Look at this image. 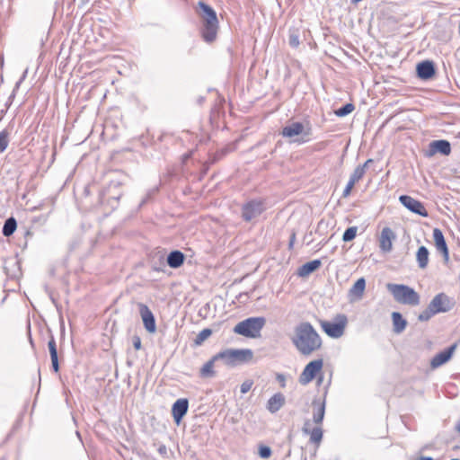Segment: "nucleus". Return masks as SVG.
<instances>
[{
    "instance_id": "obj_6",
    "label": "nucleus",
    "mask_w": 460,
    "mask_h": 460,
    "mask_svg": "<svg viewBox=\"0 0 460 460\" xmlns=\"http://www.w3.org/2000/svg\"><path fill=\"white\" fill-rule=\"evenodd\" d=\"M266 318L263 316L249 317L239 322L234 327V332L247 338H258L266 324Z\"/></svg>"
},
{
    "instance_id": "obj_22",
    "label": "nucleus",
    "mask_w": 460,
    "mask_h": 460,
    "mask_svg": "<svg viewBox=\"0 0 460 460\" xmlns=\"http://www.w3.org/2000/svg\"><path fill=\"white\" fill-rule=\"evenodd\" d=\"M322 266V261L320 260H313L305 264L297 270V275L299 277L305 278L308 277L310 274L317 270Z\"/></svg>"
},
{
    "instance_id": "obj_14",
    "label": "nucleus",
    "mask_w": 460,
    "mask_h": 460,
    "mask_svg": "<svg viewBox=\"0 0 460 460\" xmlns=\"http://www.w3.org/2000/svg\"><path fill=\"white\" fill-rule=\"evenodd\" d=\"M438 153L443 155H449L451 153V145L449 141L445 139L431 141L429 145V150L426 153V156L429 157Z\"/></svg>"
},
{
    "instance_id": "obj_53",
    "label": "nucleus",
    "mask_w": 460,
    "mask_h": 460,
    "mask_svg": "<svg viewBox=\"0 0 460 460\" xmlns=\"http://www.w3.org/2000/svg\"><path fill=\"white\" fill-rule=\"evenodd\" d=\"M451 460H460V459H458V458H453V459H451Z\"/></svg>"
},
{
    "instance_id": "obj_32",
    "label": "nucleus",
    "mask_w": 460,
    "mask_h": 460,
    "mask_svg": "<svg viewBox=\"0 0 460 460\" xmlns=\"http://www.w3.org/2000/svg\"><path fill=\"white\" fill-rule=\"evenodd\" d=\"M213 333V331L209 328H205L198 333L196 338L193 340V346H201L206 340H208Z\"/></svg>"
},
{
    "instance_id": "obj_10",
    "label": "nucleus",
    "mask_w": 460,
    "mask_h": 460,
    "mask_svg": "<svg viewBox=\"0 0 460 460\" xmlns=\"http://www.w3.org/2000/svg\"><path fill=\"white\" fill-rule=\"evenodd\" d=\"M348 318L343 314H339L335 316L334 322H328L322 320L320 324L323 332L331 338H340L343 335Z\"/></svg>"
},
{
    "instance_id": "obj_48",
    "label": "nucleus",
    "mask_w": 460,
    "mask_h": 460,
    "mask_svg": "<svg viewBox=\"0 0 460 460\" xmlns=\"http://www.w3.org/2000/svg\"><path fill=\"white\" fill-rule=\"evenodd\" d=\"M296 241V233L293 231L289 237L288 248L292 249Z\"/></svg>"
},
{
    "instance_id": "obj_36",
    "label": "nucleus",
    "mask_w": 460,
    "mask_h": 460,
    "mask_svg": "<svg viewBox=\"0 0 460 460\" xmlns=\"http://www.w3.org/2000/svg\"><path fill=\"white\" fill-rule=\"evenodd\" d=\"M9 144V132L4 129L0 132V153L6 150Z\"/></svg>"
},
{
    "instance_id": "obj_1",
    "label": "nucleus",
    "mask_w": 460,
    "mask_h": 460,
    "mask_svg": "<svg viewBox=\"0 0 460 460\" xmlns=\"http://www.w3.org/2000/svg\"><path fill=\"white\" fill-rule=\"evenodd\" d=\"M291 341L297 351L306 357L319 350L323 345L321 336L309 322H302L295 327Z\"/></svg>"
},
{
    "instance_id": "obj_28",
    "label": "nucleus",
    "mask_w": 460,
    "mask_h": 460,
    "mask_svg": "<svg viewBox=\"0 0 460 460\" xmlns=\"http://www.w3.org/2000/svg\"><path fill=\"white\" fill-rule=\"evenodd\" d=\"M429 252L427 247H419L416 252V260L420 269H426L429 263Z\"/></svg>"
},
{
    "instance_id": "obj_26",
    "label": "nucleus",
    "mask_w": 460,
    "mask_h": 460,
    "mask_svg": "<svg viewBox=\"0 0 460 460\" xmlns=\"http://www.w3.org/2000/svg\"><path fill=\"white\" fill-rule=\"evenodd\" d=\"M392 321H393V331L394 333H402L406 326L407 321L402 317V314L399 312L392 313Z\"/></svg>"
},
{
    "instance_id": "obj_7",
    "label": "nucleus",
    "mask_w": 460,
    "mask_h": 460,
    "mask_svg": "<svg viewBox=\"0 0 460 460\" xmlns=\"http://www.w3.org/2000/svg\"><path fill=\"white\" fill-rule=\"evenodd\" d=\"M217 358L227 366L249 363L253 358V351L251 349H226L217 353Z\"/></svg>"
},
{
    "instance_id": "obj_5",
    "label": "nucleus",
    "mask_w": 460,
    "mask_h": 460,
    "mask_svg": "<svg viewBox=\"0 0 460 460\" xmlns=\"http://www.w3.org/2000/svg\"><path fill=\"white\" fill-rule=\"evenodd\" d=\"M386 288L399 304L416 306L420 302V295L407 285L388 283Z\"/></svg>"
},
{
    "instance_id": "obj_39",
    "label": "nucleus",
    "mask_w": 460,
    "mask_h": 460,
    "mask_svg": "<svg viewBox=\"0 0 460 460\" xmlns=\"http://www.w3.org/2000/svg\"><path fill=\"white\" fill-rule=\"evenodd\" d=\"M258 454H259L260 457H261L263 459H267L271 456L272 451L269 446L260 445Z\"/></svg>"
},
{
    "instance_id": "obj_42",
    "label": "nucleus",
    "mask_w": 460,
    "mask_h": 460,
    "mask_svg": "<svg viewBox=\"0 0 460 460\" xmlns=\"http://www.w3.org/2000/svg\"><path fill=\"white\" fill-rule=\"evenodd\" d=\"M157 191L156 189H153V190H150L145 196V198H143V199L141 200L140 204H139V207H143L145 204H146L149 199L153 197V195Z\"/></svg>"
},
{
    "instance_id": "obj_50",
    "label": "nucleus",
    "mask_w": 460,
    "mask_h": 460,
    "mask_svg": "<svg viewBox=\"0 0 460 460\" xmlns=\"http://www.w3.org/2000/svg\"><path fill=\"white\" fill-rule=\"evenodd\" d=\"M415 460H434V458L431 457V456H420V457H418Z\"/></svg>"
},
{
    "instance_id": "obj_23",
    "label": "nucleus",
    "mask_w": 460,
    "mask_h": 460,
    "mask_svg": "<svg viewBox=\"0 0 460 460\" xmlns=\"http://www.w3.org/2000/svg\"><path fill=\"white\" fill-rule=\"evenodd\" d=\"M185 261V255L179 250L172 251L166 258V263L172 269L180 268Z\"/></svg>"
},
{
    "instance_id": "obj_18",
    "label": "nucleus",
    "mask_w": 460,
    "mask_h": 460,
    "mask_svg": "<svg viewBox=\"0 0 460 460\" xmlns=\"http://www.w3.org/2000/svg\"><path fill=\"white\" fill-rule=\"evenodd\" d=\"M189 409V401L186 398L178 399L172 407V415L174 421L179 424L186 415Z\"/></svg>"
},
{
    "instance_id": "obj_20",
    "label": "nucleus",
    "mask_w": 460,
    "mask_h": 460,
    "mask_svg": "<svg viewBox=\"0 0 460 460\" xmlns=\"http://www.w3.org/2000/svg\"><path fill=\"white\" fill-rule=\"evenodd\" d=\"M313 411V421L316 425H322L324 414H325V399L321 401L320 399H314L312 402Z\"/></svg>"
},
{
    "instance_id": "obj_21",
    "label": "nucleus",
    "mask_w": 460,
    "mask_h": 460,
    "mask_svg": "<svg viewBox=\"0 0 460 460\" xmlns=\"http://www.w3.org/2000/svg\"><path fill=\"white\" fill-rule=\"evenodd\" d=\"M285 402L286 399L284 394L281 393H276L268 400L266 409L270 413H276L284 406Z\"/></svg>"
},
{
    "instance_id": "obj_27",
    "label": "nucleus",
    "mask_w": 460,
    "mask_h": 460,
    "mask_svg": "<svg viewBox=\"0 0 460 460\" xmlns=\"http://www.w3.org/2000/svg\"><path fill=\"white\" fill-rule=\"evenodd\" d=\"M233 150L234 148L231 147L230 145L217 150V152L209 155L208 161L205 163V165L207 166V168H208V166L217 163Z\"/></svg>"
},
{
    "instance_id": "obj_51",
    "label": "nucleus",
    "mask_w": 460,
    "mask_h": 460,
    "mask_svg": "<svg viewBox=\"0 0 460 460\" xmlns=\"http://www.w3.org/2000/svg\"><path fill=\"white\" fill-rule=\"evenodd\" d=\"M322 381H323V376H320L318 377V381H317V383H318V384H320Z\"/></svg>"
},
{
    "instance_id": "obj_4",
    "label": "nucleus",
    "mask_w": 460,
    "mask_h": 460,
    "mask_svg": "<svg viewBox=\"0 0 460 460\" xmlns=\"http://www.w3.org/2000/svg\"><path fill=\"white\" fill-rule=\"evenodd\" d=\"M454 305L455 302L451 297L443 292L439 293L433 297L428 307L419 314L418 320L420 322L429 321L437 314L450 311Z\"/></svg>"
},
{
    "instance_id": "obj_9",
    "label": "nucleus",
    "mask_w": 460,
    "mask_h": 460,
    "mask_svg": "<svg viewBox=\"0 0 460 460\" xmlns=\"http://www.w3.org/2000/svg\"><path fill=\"white\" fill-rule=\"evenodd\" d=\"M266 209L265 199H252L243 204L241 217L244 222H251L259 217Z\"/></svg>"
},
{
    "instance_id": "obj_19",
    "label": "nucleus",
    "mask_w": 460,
    "mask_h": 460,
    "mask_svg": "<svg viewBox=\"0 0 460 460\" xmlns=\"http://www.w3.org/2000/svg\"><path fill=\"white\" fill-rule=\"evenodd\" d=\"M395 239V234L390 227H384L379 239V247L384 252H389L393 249L392 241Z\"/></svg>"
},
{
    "instance_id": "obj_15",
    "label": "nucleus",
    "mask_w": 460,
    "mask_h": 460,
    "mask_svg": "<svg viewBox=\"0 0 460 460\" xmlns=\"http://www.w3.org/2000/svg\"><path fill=\"white\" fill-rule=\"evenodd\" d=\"M417 76L421 80H429L434 77L436 74V66L433 61L424 60L416 66Z\"/></svg>"
},
{
    "instance_id": "obj_29",
    "label": "nucleus",
    "mask_w": 460,
    "mask_h": 460,
    "mask_svg": "<svg viewBox=\"0 0 460 460\" xmlns=\"http://www.w3.org/2000/svg\"><path fill=\"white\" fill-rule=\"evenodd\" d=\"M433 239L438 252H441L448 248L444 234L439 228L433 229Z\"/></svg>"
},
{
    "instance_id": "obj_45",
    "label": "nucleus",
    "mask_w": 460,
    "mask_h": 460,
    "mask_svg": "<svg viewBox=\"0 0 460 460\" xmlns=\"http://www.w3.org/2000/svg\"><path fill=\"white\" fill-rule=\"evenodd\" d=\"M157 451L158 453L163 456V457H168L167 454H168V449H167V447L164 444H161L159 446V447L157 448Z\"/></svg>"
},
{
    "instance_id": "obj_47",
    "label": "nucleus",
    "mask_w": 460,
    "mask_h": 460,
    "mask_svg": "<svg viewBox=\"0 0 460 460\" xmlns=\"http://www.w3.org/2000/svg\"><path fill=\"white\" fill-rule=\"evenodd\" d=\"M276 379L279 382L281 387L286 386V377L283 374H277Z\"/></svg>"
},
{
    "instance_id": "obj_12",
    "label": "nucleus",
    "mask_w": 460,
    "mask_h": 460,
    "mask_svg": "<svg viewBox=\"0 0 460 460\" xmlns=\"http://www.w3.org/2000/svg\"><path fill=\"white\" fill-rule=\"evenodd\" d=\"M399 200L411 212L421 216L423 217H429V212L425 208L422 202L408 195H401L399 197Z\"/></svg>"
},
{
    "instance_id": "obj_13",
    "label": "nucleus",
    "mask_w": 460,
    "mask_h": 460,
    "mask_svg": "<svg viewBox=\"0 0 460 460\" xmlns=\"http://www.w3.org/2000/svg\"><path fill=\"white\" fill-rule=\"evenodd\" d=\"M139 314L141 316V319L143 321L145 329L149 333H154L156 332V323H155V318L152 311L149 309V307L143 304L138 303L137 304Z\"/></svg>"
},
{
    "instance_id": "obj_17",
    "label": "nucleus",
    "mask_w": 460,
    "mask_h": 460,
    "mask_svg": "<svg viewBox=\"0 0 460 460\" xmlns=\"http://www.w3.org/2000/svg\"><path fill=\"white\" fill-rule=\"evenodd\" d=\"M310 420H306L302 428V431L306 435H310V442L319 447L323 440V429L321 425H316L314 428L310 429Z\"/></svg>"
},
{
    "instance_id": "obj_40",
    "label": "nucleus",
    "mask_w": 460,
    "mask_h": 460,
    "mask_svg": "<svg viewBox=\"0 0 460 460\" xmlns=\"http://www.w3.org/2000/svg\"><path fill=\"white\" fill-rule=\"evenodd\" d=\"M151 268L153 270L155 271H164V268H165V262H164V257H160L159 259V263H155V262H152L151 264Z\"/></svg>"
},
{
    "instance_id": "obj_44",
    "label": "nucleus",
    "mask_w": 460,
    "mask_h": 460,
    "mask_svg": "<svg viewBox=\"0 0 460 460\" xmlns=\"http://www.w3.org/2000/svg\"><path fill=\"white\" fill-rule=\"evenodd\" d=\"M132 343L135 349L139 350L141 349V339L137 335H134L132 338Z\"/></svg>"
},
{
    "instance_id": "obj_49",
    "label": "nucleus",
    "mask_w": 460,
    "mask_h": 460,
    "mask_svg": "<svg viewBox=\"0 0 460 460\" xmlns=\"http://www.w3.org/2000/svg\"><path fill=\"white\" fill-rule=\"evenodd\" d=\"M374 162L373 159H367L363 164L358 165L359 168H363V171L366 172V168Z\"/></svg>"
},
{
    "instance_id": "obj_8",
    "label": "nucleus",
    "mask_w": 460,
    "mask_h": 460,
    "mask_svg": "<svg viewBox=\"0 0 460 460\" xmlns=\"http://www.w3.org/2000/svg\"><path fill=\"white\" fill-rule=\"evenodd\" d=\"M312 133V128L309 123L305 126L304 123L299 121H293L285 126L280 134L284 137L292 138L294 137L301 136L299 138L295 140L298 144H304L309 141V136Z\"/></svg>"
},
{
    "instance_id": "obj_43",
    "label": "nucleus",
    "mask_w": 460,
    "mask_h": 460,
    "mask_svg": "<svg viewBox=\"0 0 460 460\" xmlns=\"http://www.w3.org/2000/svg\"><path fill=\"white\" fill-rule=\"evenodd\" d=\"M354 185V182L349 181L342 193L343 198H347L350 195L351 190L353 189Z\"/></svg>"
},
{
    "instance_id": "obj_3",
    "label": "nucleus",
    "mask_w": 460,
    "mask_h": 460,
    "mask_svg": "<svg viewBox=\"0 0 460 460\" xmlns=\"http://www.w3.org/2000/svg\"><path fill=\"white\" fill-rule=\"evenodd\" d=\"M198 7L200 10L199 15L202 22L200 28L201 38L208 44L213 43L217 40L219 28L217 13L203 1L198 3Z\"/></svg>"
},
{
    "instance_id": "obj_25",
    "label": "nucleus",
    "mask_w": 460,
    "mask_h": 460,
    "mask_svg": "<svg viewBox=\"0 0 460 460\" xmlns=\"http://www.w3.org/2000/svg\"><path fill=\"white\" fill-rule=\"evenodd\" d=\"M220 360L217 358V353L214 355L208 362H206L203 367L199 370V376L202 378H211L216 376V371L214 370V364L216 361Z\"/></svg>"
},
{
    "instance_id": "obj_11",
    "label": "nucleus",
    "mask_w": 460,
    "mask_h": 460,
    "mask_svg": "<svg viewBox=\"0 0 460 460\" xmlns=\"http://www.w3.org/2000/svg\"><path fill=\"white\" fill-rule=\"evenodd\" d=\"M323 367V360L322 358L310 361L300 374L298 381L302 385H306L312 382L317 375L321 372Z\"/></svg>"
},
{
    "instance_id": "obj_38",
    "label": "nucleus",
    "mask_w": 460,
    "mask_h": 460,
    "mask_svg": "<svg viewBox=\"0 0 460 460\" xmlns=\"http://www.w3.org/2000/svg\"><path fill=\"white\" fill-rule=\"evenodd\" d=\"M364 174L365 171H363V168L357 166L353 173L350 175L349 181L356 183L363 178Z\"/></svg>"
},
{
    "instance_id": "obj_52",
    "label": "nucleus",
    "mask_w": 460,
    "mask_h": 460,
    "mask_svg": "<svg viewBox=\"0 0 460 460\" xmlns=\"http://www.w3.org/2000/svg\"><path fill=\"white\" fill-rule=\"evenodd\" d=\"M31 234H31L30 231H26V233H25V235H26V236H28V235H30V236H31Z\"/></svg>"
},
{
    "instance_id": "obj_46",
    "label": "nucleus",
    "mask_w": 460,
    "mask_h": 460,
    "mask_svg": "<svg viewBox=\"0 0 460 460\" xmlns=\"http://www.w3.org/2000/svg\"><path fill=\"white\" fill-rule=\"evenodd\" d=\"M440 252V253L442 254V256H443L444 263H445V264H447V263H448V261H449V250H448V248H447V249H446V250H443V251H441V252Z\"/></svg>"
},
{
    "instance_id": "obj_2",
    "label": "nucleus",
    "mask_w": 460,
    "mask_h": 460,
    "mask_svg": "<svg viewBox=\"0 0 460 460\" xmlns=\"http://www.w3.org/2000/svg\"><path fill=\"white\" fill-rule=\"evenodd\" d=\"M128 181V175L120 171L111 173L109 183L99 193V203L111 210L115 209L123 195V186Z\"/></svg>"
},
{
    "instance_id": "obj_30",
    "label": "nucleus",
    "mask_w": 460,
    "mask_h": 460,
    "mask_svg": "<svg viewBox=\"0 0 460 460\" xmlns=\"http://www.w3.org/2000/svg\"><path fill=\"white\" fill-rule=\"evenodd\" d=\"M366 288V280L364 278L358 279L349 289V296L359 299L362 297Z\"/></svg>"
},
{
    "instance_id": "obj_37",
    "label": "nucleus",
    "mask_w": 460,
    "mask_h": 460,
    "mask_svg": "<svg viewBox=\"0 0 460 460\" xmlns=\"http://www.w3.org/2000/svg\"><path fill=\"white\" fill-rule=\"evenodd\" d=\"M26 74H27V70H25V72L23 73V75L21 77V79L15 84L14 89L13 90V93H11V95L8 98V101H7V103H6L7 108L12 104V102H13L14 97H15L16 91L19 89L22 82L25 79Z\"/></svg>"
},
{
    "instance_id": "obj_35",
    "label": "nucleus",
    "mask_w": 460,
    "mask_h": 460,
    "mask_svg": "<svg viewBox=\"0 0 460 460\" xmlns=\"http://www.w3.org/2000/svg\"><path fill=\"white\" fill-rule=\"evenodd\" d=\"M357 232H358L357 226L348 227L345 230V232L343 233L342 241L346 242V243L352 241L353 239H355V237L357 235Z\"/></svg>"
},
{
    "instance_id": "obj_24",
    "label": "nucleus",
    "mask_w": 460,
    "mask_h": 460,
    "mask_svg": "<svg viewBox=\"0 0 460 460\" xmlns=\"http://www.w3.org/2000/svg\"><path fill=\"white\" fill-rule=\"evenodd\" d=\"M48 348L50 354L52 369L55 373L59 371L58 355L57 344L54 336L50 333V338L48 342Z\"/></svg>"
},
{
    "instance_id": "obj_31",
    "label": "nucleus",
    "mask_w": 460,
    "mask_h": 460,
    "mask_svg": "<svg viewBox=\"0 0 460 460\" xmlns=\"http://www.w3.org/2000/svg\"><path fill=\"white\" fill-rule=\"evenodd\" d=\"M17 228V222L14 217H11L4 221L2 233L5 237L11 236Z\"/></svg>"
},
{
    "instance_id": "obj_34",
    "label": "nucleus",
    "mask_w": 460,
    "mask_h": 460,
    "mask_svg": "<svg viewBox=\"0 0 460 460\" xmlns=\"http://www.w3.org/2000/svg\"><path fill=\"white\" fill-rule=\"evenodd\" d=\"M355 109V106L353 103H346L345 105L341 106V108L334 111V113L338 117H345L351 113Z\"/></svg>"
},
{
    "instance_id": "obj_33",
    "label": "nucleus",
    "mask_w": 460,
    "mask_h": 460,
    "mask_svg": "<svg viewBox=\"0 0 460 460\" xmlns=\"http://www.w3.org/2000/svg\"><path fill=\"white\" fill-rule=\"evenodd\" d=\"M288 43L292 48H297L300 44L299 33L296 29H290L288 32Z\"/></svg>"
},
{
    "instance_id": "obj_16",
    "label": "nucleus",
    "mask_w": 460,
    "mask_h": 460,
    "mask_svg": "<svg viewBox=\"0 0 460 460\" xmlns=\"http://www.w3.org/2000/svg\"><path fill=\"white\" fill-rule=\"evenodd\" d=\"M457 345L456 343L452 344L450 347L447 348L443 351H440L437 355L433 357L430 361V367L432 368H438L440 366L444 365L452 358Z\"/></svg>"
},
{
    "instance_id": "obj_41",
    "label": "nucleus",
    "mask_w": 460,
    "mask_h": 460,
    "mask_svg": "<svg viewBox=\"0 0 460 460\" xmlns=\"http://www.w3.org/2000/svg\"><path fill=\"white\" fill-rule=\"evenodd\" d=\"M253 385V382L252 380H245L240 386V392L242 394H246L250 391Z\"/></svg>"
}]
</instances>
